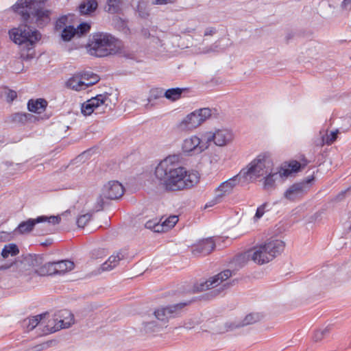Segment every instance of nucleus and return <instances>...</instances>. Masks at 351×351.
Instances as JSON below:
<instances>
[{"label": "nucleus", "mask_w": 351, "mask_h": 351, "mask_svg": "<svg viewBox=\"0 0 351 351\" xmlns=\"http://www.w3.org/2000/svg\"><path fill=\"white\" fill-rule=\"evenodd\" d=\"M176 0H153V5H166L168 3H173Z\"/></svg>", "instance_id": "obj_51"}, {"label": "nucleus", "mask_w": 351, "mask_h": 351, "mask_svg": "<svg viewBox=\"0 0 351 351\" xmlns=\"http://www.w3.org/2000/svg\"><path fill=\"white\" fill-rule=\"evenodd\" d=\"M36 273L41 276L56 275L53 262H48L36 269Z\"/></svg>", "instance_id": "obj_27"}, {"label": "nucleus", "mask_w": 351, "mask_h": 351, "mask_svg": "<svg viewBox=\"0 0 351 351\" xmlns=\"http://www.w3.org/2000/svg\"><path fill=\"white\" fill-rule=\"evenodd\" d=\"M153 326H154V322H148V323L145 324V328L146 329H150L152 328Z\"/></svg>", "instance_id": "obj_57"}, {"label": "nucleus", "mask_w": 351, "mask_h": 351, "mask_svg": "<svg viewBox=\"0 0 351 351\" xmlns=\"http://www.w3.org/2000/svg\"><path fill=\"white\" fill-rule=\"evenodd\" d=\"M60 217L58 216H51L47 217L42 215L36 217V219H28L26 221L21 222L14 232L21 234H24L30 232L37 223H43L44 228H48L51 226L58 224L60 221Z\"/></svg>", "instance_id": "obj_9"}, {"label": "nucleus", "mask_w": 351, "mask_h": 351, "mask_svg": "<svg viewBox=\"0 0 351 351\" xmlns=\"http://www.w3.org/2000/svg\"><path fill=\"white\" fill-rule=\"evenodd\" d=\"M97 6L96 0H86L79 5V11L82 14H89L94 12Z\"/></svg>", "instance_id": "obj_25"}, {"label": "nucleus", "mask_w": 351, "mask_h": 351, "mask_svg": "<svg viewBox=\"0 0 351 351\" xmlns=\"http://www.w3.org/2000/svg\"><path fill=\"white\" fill-rule=\"evenodd\" d=\"M215 247L211 238L202 240L193 247L192 253L195 256H205L209 254Z\"/></svg>", "instance_id": "obj_18"}, {"label": "nucleus", "mask_w": 351, "mask_h": 351, "mask_svg": "<svg viewBox=\"0 0 351 351\" xmlns=\"http://www.w3.org/2000/svg\"><path fill=\"white\" fill-rule=\"evenodd\" d=\"M164 90L162 88H155L151 90V97L154 99H158L164 97Z\"/></svg>", "instance_id": "obj_44"}, {"label": "nucleus", "mask_w": 351, "mask_h": 351, "mask_svg": "<svg viewBox=\"0 0 351 351\" xmlns=\"http://www.w3.org/2000/svg\"><path fill=\"white\" fill-rule=\"evenodd\" d=\"M45 315V314L43 313L29 317L23 321V324L27 326L28 330H32L38 326Z\"/></svg>", "instance_id": "obj_29"}, {"label": "nucleus", "mask_w": 351, "mask_h": 351, "mask_svg": "<svg viewBox=\"0 0 351 351\" xmlns=\"http://www.w3.org/2000/svg\"><path fill=\"white\" fill-rule=\"evenodd\" d=\"M178 221V217L177 215H171L168 218L165 219L162 221L167 231L173 227L177 223Z\"/></svg>", "instance_id": "obj_37"}, {"label": "nucleus", "mask_w": 351, "mask_h": 351, "mask_svg": "<svg viewBox=\"0 0 351 351\" xmlns=\"http://www.w3.org/2000/svg\"><path fill=\"white\" fill-rule=\"evenodd\" d=\"M158 220L157 219H152V220H149L147 221L145 224V227L147 228V229H149L153 231L154 228V226L156 224L157 221Z\"/></svg>", "instance_id": "obj_50"}, {"label": "nucleus", "mask_w": 351, "mask_h": 351, "mask_svg": "<svg viewBox=\"0 0 351 351\" xmlns=\"http://www.w3.org/2000/svg\"><path fill=\"white\" fill-rule=\"evenodd\" d=\"M25 22L34 23L38 27H43L51 21V11L45 7L30 8L16 12Z\"/></svg>", "instance_id": "obj_6"}, {"label": "nucleus", "mask_w": 351, "mask_h": 351, "mask_svg": "<svg viewBox=\"0 0 351 351\" xmlns=\"http://www.w3.org/2000/svg\"><path fill=\"white\" fill-rule=\"evenodd\" d=\"M34 116L27 112H16L11 115V121L16 123L24 124L27 121H32Z\"/></svg>", "instance_id": "obj_28"}, {"label": "nucleus", "mask_w": 351, "mask_h": 351, "mask_svg": "<svg viewBox=\"0 0 351 351\" xmlns=\"http://www.w3.org/2000/svg\"><path fill=\"white\" fill-rule=\"evenodd\" d=\"M104 195L102 194L97 198L96 205L95 207V210L96 211H99L103 209L104 202Z\"/></svg>", "instance_id": "obj_46"}, {"label": "nucleus", "mask_w": 351, "mask_h": 351, "mask_svg": "<svg viewBox=\"0 0 351 351\" xmlns=\"http://www.w3.org/2000/svg\"><path fill=\"white\" fill-rule=\"evenodd\" d=\"M51 240L49 239L47 240L45 242H43L41 243L42 245L47 246L51 244Z\"/></svg>", "instance_id": "obj_59"}, {"label": "nucleus", "mask_w": 351, "mask_h": 351, "mask_svg": "<svg viewBox=\"0 0 351 351\" xmlns=\"http://www.w3.org/2000/svg\"><path fill=\"white\" fill-rule=\"evenodd\" d=\"M241 170L237 175L222 182L217 189V191L222 192L221 194L219 195L218 196L221 197L224 193H229L232 190V189L239 184L241 185L248 184L245 177L243 176V175L241 176Z\"/></svg>", "instance_id": "obj_16"}, {"label": "nucleus", "mask_w": 351, "mask_h": 351, "mask_svg": "<svg viewBox=\"0 0 351 351\" xmlns=\"http://www.w3.org/2000/svg\"><path fill=\"white\" fill-rule=\"evenodd\" d=\"M194 322L192 321L185 322L183 324V327L186 329H191L194 327Z\"/></svg>", "instance_id": "obj_55"}, {"label": "nucleus", "mask_w": 351, "mask_h": 351, "mask_svg": "<svg viewBox=\"0 0 351 351\" xmlns=\"http://www.w3.org/2000/svg\"><path fill=\"white\" fill-rule=\"evenodd\" d=\"M10 38L15 44L24 46L28 52L32 51L36 43L41 38L40 33L30 26L21 25L9 30Z\"/></svg>", "instance_id": "obj_4"}, {"label": "nucleus", "mask_w": 351, "mask_h": 351, "mask_svg": "<svg viewBox=\"0 0 351 351\" xmlns=\"http://www.w3.org/2000/svg\"><path fill=\"white\" fill-rule=\"evenodd\" d=\"M49 233V231L48 230H45V232H43V234H47Z\"/></svg>", "instance_id": "obj_63"}, {"label": "nucleus", "mask_w": 351, "mask_h": 351, "mask_svg": "<svg viewBox=\"0 0 351 351\" xmlns=\"http://www.w3.org/2000/svg\"><path fill=\"white\" fill-rule=\"evenodd\" d=\"M99 78L98 75H97L96 74H93V75L92 76L90 80H89V82H85L86 88L96 84L99 81Z\"/></svg>", "instance_id": "obj_49"}, {"label": "nucleus", "mask_w": 351, "mask_h": 351, "mask_svg": "<svg viewBox=\"0 0 351 351\" xmlns=\"http://www.w3.org/2000/svg\"><path fill=\"white\" fill-rule=\"evenodd\" d=\"M75 186H76V184H72V185L69 186V188H71V189L72 188V189H73V188H75Z\"/></svg>", "instance_id": "obj_62"}, {"label": "nucleus", "mask_w": 351, "mask_h": 351, "mask_svg": "<svg viewBox=\"0 0 351 351\" xmlns=\"http://www.w3.org/2000/svg\"><path fill=\"white\" fill-rule=\"evenodd\" d=\"M217 32V29L215 27H210L205 29V32L204 33V35L205 36H213Z\"/></svg>", "instance_id": "obj_52"}, {"label": "nucleus", "mask_w": 351, "mask_h": 351, "mask_svg": "<svg viewBox=\"0 0 351 351\" xmlns=\"http://www.w3.org/2000/svg\"><path fill=\"white\" fill-rule=\"evenodd\" d=\"M76 34L75 28L69 25V27H66L62 32V38L64 41L70 40Z\"/></svg>", "instance_id": "obj_33"}, {"label": "nucleus", "mask_w": 351, "mask_h": 351, "mask_svg": "<svg viewBox=\"0 0 351 351\" xmlns=\"http://www.w3.org/2000/svg\"><path fill=\"white\" fill-rule=\"evenodd\" d=\"M218 47V45H217V43H215L212 45H210L209 47H207L204 51V53H210V52H214V51H217V49Z\"/></svg>", "instance_id": "obj_53"}, {"label": "nucleus", "mask_w": 351, "mask_h": 351, "mask_svg": "<svg viewBox=\"0 0 351 351\" xmlns=\"http://www.w3.org/2000/svg\"><path fill=\"white\" fill-rule=\"evenodd\" d=\"M123 258L121 253L118 252L116 255L110 256L108 260L101 265L102 271H108L114 269Z\"/></svg>", "instance_id": "obj_23"}, {"label": "nucleus", "mask_w": 351, "mask_h": 351, "mask_svg": "<svg viewBox=\"0 0 351 351\" xmlns=\"http://www.w3.org/2000/svg\"><path fill=\"white\" fill-rule=\"evenodd\" d=\"M268 206H269V204L267 202H265L263 204H261V206H259L256 209L255 215L254 217V220L258 221V219H260L263 216L267 210H269V209L267 208Z\"/></svg>", "instance_id": "obj_35"}, {"label": "nucleus", "mask_w": 351, "mask_h": 351, "mask_svg": "<svg viewBox=\"0 0 351 351\" xmlns=\"http://www.w3.org/2000/svg\"><path fill=\"white\" fill-rule=\"evenodd\" d=\"M338 130L332 131L329 135L325 136L324 135H322L321 138L319 139V142L317 143V145L323 146L324 145H330L332 144L337 137Z\"/></svg>", "instance_id": "obj_31"}, {"label": "nucleus", "mask_w": 351, "mask_h": 351, "mask_svg": "<svg viewBox=\"0 0 351 351\" xmlns=\"http://www.w3.org/2000/svg\"><path fill=\"white\" fill-rule=\"evenodd\" d=\"M351 5V0H343L341 2V8L343 9L347 10L349 6Z\"/></svg>", "instance_id": "obj_54"}, {"label": "nucleus", "mask_w": 351, "mask_h": 351, "mask_svg": "<svg viewBox=\"0 0 351 351\" xmlns=\"http://www.w3.org/2000/svg\"><path fill=\"white\" fill-rule=\"evenodd\" d=\"M17 97V93L13 90L8 89L5 92V98L8 102L13 101Z\"/></svg>", "instance_id": "obj_43"}, {"label": "nucleus", "mask_w": 351, "mask_h": 351, "mask_svg": "<svg viewBox=\"0 0 351 351\" xmlns=\"http://www.w3.org/2000/svg\"><path fill=\"white\" fill-rule=\"evenodd\" d=\"M153 231L154 232H158V233H160V232H166L167 230L163 224V223H160L159 221H157L156 224L154 226V228L153 230Z\"/></svg>", "instance_id": "obj_48"}, {"label": "nucleus", "mask_w": 351, "mask_h": 351, "mask_svg": "<svg viewBox=\"0 0 351 351\" xmlns=\"http://www.w3.org/2000/svg\"><path fill=\"white\" fill-rule=\"evenodd\" d=\"M275 171H276L278 177L280 178H287L292 173L291 171L290 170V168L287 165L280 167V168L275 169Z\"/></svg>", "instance_id": "obj_39"}, {"label": "nucleus", "mask_w": 351, "mask_h": 351, "mask_svg": "<svg viewBox=\"0 0 351 351\" xmlns=\"http://www.w3.org/2000/svg\"><path fill=\"white\" fill-rule=\"evenodd\" d=\"M273 169V162L266 153L261 154L254 158L247 167L241 169V176L245 177L248 183L253 178L263 176Z\"/></svg>", "instance_id": "obj_5"}, {"label": "nucleus", "mask_w": 351, "mask_h": 351, "mask_svg": "<svg viewBox=\"0 0 351 351\" xmlns=\"http://www.w3.org/2000/svg\"><path fill=\"white\" fill-rule=\"evenodd\" d=\"M285 246V242L282 240H268L264 243L254 247L251 251L250 256L254 263L263 265L272 261L282 252Z\"/></svg>", "instance_id": "obj_3"}, {"label": "nucleus", "mask_w": 351, "mask_h": 351, "mask_svg": "<svg viewBox=\"0 0 351 351\" xmlns=\"http://www.w3.org/2000/svg\"><path fill=\"white\" fill-rule=\"evenodd\" d=\"M287 166L290 168L292 173L298 172L300 169V163L296 160L291 162Z\"/></svg>", "instance_id": "obj_45"}, {"label": "nucleus", "mask_w": 351, "mask_h": 351, "mask_svg": "<svg viewBox=\"0 0 351 351\" xmlns=\"http://www.w3.org/2000/svg\"><path fill=\"white\" fill-rule=\"evenodd\" d=\"M104 256H106V250L103 248L94 250L91 252V256L93 258H99Z\"/></svg>", "instance_id": "obj_42"}, {"label": "nucleus", "mask_w": 351, "mask_h": 351, "mask_svg": "<svg viewBox=\"0 0 351 351\" xmlns=\"http://www.w3.org/2000/svg\"><path fill=\"white\" fill-rule=\"evenodd\" d=\"M46 0H18L12 6L14 12L45 6Z\"/></svg>", "instance_id": "obj_19"}, {"label": "nucleus", "mask_w": 351, "mask_h": 351, "mask_svg": "<svg viewBox=\"0 0 351 351\" xmlns=\"http://www.w3.org/2000/svg\"><path fill=\"white\" fill-rule=\"evenodd\" d=\"M234 138L232 130L222 128L216 130L215 132L208 131L204 132V140L206 141L209 147L212 143L219 147L226 146Z\"/></svg>", "instance_id": "obj_11"}, {"label": "nucleus", "mask_w": 351, "mask_h": 351, "mask_svg": "<svg viewBox=\"0 0 351 351\" xmlns=\"http://www.w3.org/2000/svg\"><path fill=\"white\" fill-rule=\"evenodd\" d=\"M53 263L56 275H62L66 272L72 270L74 267L73 262L69 260H62Z\"/></svg>", "instance_id": "obj_21"}, {"label": "nucleus", "mask_w": 351, "mask_h": 351, "mask_svg": "<svg viewBox=\"0 0 351 351\" xmlns=\"http://www.w3.org/2000/svg\"><path fill=\"white\" fill-rule=\"evenodd\" d=\"M230 285V283H229V282L225 283L222 285L221 287L219 288V289H217V291H219L221 289H226V288L229 287Z\"/></svg>", "instance_id": "obj_58"}, {"label": "nucleus", "mask_w": 351, "mask_h": 351, "mask_svg": "<svg viewBox=\"0 0 351 351\" xmlns=\"http://www.w3.org/2000/svg\"><path fill=\"white\" fill-rule=\"evenodd\" d=\"M149 6L144 2L138 3L137 5V12L138 15L143 18L146 19L149 16Z\"/></svg>", "instance_id": "obj_34"}, {"label": "nucleus", "mask_w": 351, "mask_h": 351, "mask_svg": "<svg viewBox=\"0 0 351 351\" xmlns=\"http://www.w3.org/2000/svg\"><path fill=\"white\" fill-rule=\"evenodd\" d=\"M60 313V317H63V319L53 320L56 324L48 330L50 333L55 332L62 328H67L74 323L73 315L69 311L64 310Z\"/></svg>", "instance_id": "obj_17"}, {"label": "nucleus", "mask_w": 351, "mask_h": 351, "mask_svg": "<svg viewBox=\"0 0 351 351\" xmlns=\"http://www.w3.org/2000/svg\"><path fill=\"white\" fill-rule=\"evenodd\" d=\"M107 11L110 13H118L120 10L121 0H106Z\"/></svg>", "instance_id": "obj_32"}, {"label": "nucleus", "mask_w": 351, "mask_h": 351, "mask_svg": "<svg viewBox=\"0 0 351 351\" xmlns=\"http://www.w3.org/2000/svg\"><path fill=\"white\" fill-rule=\"evenodd\" d=\"M211 116V110L204 108L195 110L185 117L178 125L182 131L191 130L197 128Z\"/></svg>", "instance_id": "obj_8"}, {"label": "nucleus", "mask_w": 351, "mask_h": 351, "mask_svg": "<svg viewBox=\"0 0 351 351\" xmlns=\"http://www.w3.org/2000/svg\"><path fill=\"white\" fill-rule=\"evenodd\" d=\"M47 106V102L44 99H30L27 102V109L29 111L35 113L42 112V111L45 110Z\"/></svg>", "instance_id": "obj_24"}, {"label": "nucleus", "mask_w": 351, "mask_h": 351, "mask_svg": "<svg viewBox=\"0 0 351 351\" xmlns=\"http://www.w3.org/2000/svg\"><path fill=\"white\" fill-rule=\"evenodd\" d=\"M87 47L91 56L103 58L120 53L122 44L121 40L109 34L97 32L89 40Z\"/></svg>", "instance_id": "obj_2"}, {"label": "nucleus", "mask_w": 351, "mask_h": 351, "mask_svg": "<svg viewBox=\"0 0 351 351\" xmlns=\"http://www.w3.org/2000/svg\"><path fill=\"white\" fill-rule=\"evenodd\" d=\"M80 77V79H82V81H87L89 82V80L92 77L94 73L88 71H84L78 73Z\"/></svg>", "instance_id": "obj_47"}, {"label": "nucleus", "mask_w": 351, "mask_h": 351, "mask_svg": "<svg viewBox=\"0 0 351 351\" xmlns=\"http://www.w3.org/2000/svg\"><path fill=\"white\" fill-rule=\"evenodd\" d=\"M66 86L76 91L86 89L85 82L80 79L79 73L71 77L66 82Z\"/></svg>", "instance_id": "obj_22"}, {"label": "nucleus", "mask_w": 351, "mask_h": 351, "mask_svg": "<svg viewBox=\"0 0 351 351\" xmlns=\"http://www.w3.org/2000/svg\"><path fill=\"white\" fill-rule=\"evenodd\" d=\"M216 202H217V201H215L214 202H210V203H209V204H206V207L212 206H213V205H214Z\"/></svg>", "instance_id": "obj_60"}, {"label": "nucleus", "mask_w": 351, "mask_h": 351, "mask_svg": "<svg viewBox=\"0 0 351 351\" xmlns=\"http://www.w3.org/2000/svg\"><path fill=\"white\" fill-rule=\"evenodd\" d=\"M278 178V173L273 168L263 178V187L264 190L270 191L276 187V181Z\"/></svg>", "instance_id": "obj_20"}, {"label": "nucleus", "mask_w": 351, "mask_h": 351, "mask_svg": "<svg viewBox=\"0 0 351 351\" xmlns=\"http://www.w3.org/2000/svg\"><path fill=\"white\" fill-rule=\"evenodd\" d=\"M90 29V25L87 23H82L75 28L76 34L81 36L87 33Z\"/></svg>", "instance_id": "obj_41"}, {"label": "nucleus", "mask_w": 351, "mask_h": 351, "mask_svg": "<svg viewBox=\"0 0 351 351\" xmlns=\"http://www.w3.org/2000/svg\"><path fill=\"white\" fill-rule=\"evenodd\" d=\"M258 319V316L256 314L250 313L249 315H247L244 319L243 320L241 324L239 325V326H245L252 324L253 323H255ZM238 327V326H237Z\"/></svg>", "instance_id": "obj_38"}, {"label": "nucleus", "mask_w": 351, "mask_h": 351, "mask_svg": "<svg viewBox=\"0 0 351 351\" xmlns=\"http://www.w3.org/2000/svg\"><path fill=\"white\" fill-rule=\"evenodd\" d=\"M124 193L123 185L118 181H110L104 186L102 195L108 199H116L121 197Z\"/></svg>", "instance_id": "obj_15"}, {"label": "nucleus", "mask_w": 351, "mask_h": 351, "mask_svg": "<svg viewBox=\"0 0 351 351\" xmlns=\"http://www.w3.org/2000/svg\"><path fill=\"white\" fill-rule=\"evenodd\" d=\"M189 303L190 302H180L159 308L154 311V315L158 320L167 322L169 319L178 317L182 309Z\"/></svg>", "instance_id": "obj_13"}, {"label": "nucleus", "mask_w": 351, "mask_h": 351, "mask_svg": "<svg viewBox=\"0 0 351 351\" xmlns=\"http://www.w3.org/2000/svg\"><path fill=\"white\" fill-rule=\"evenodd\" d=\"M185 88H171L166 90L164 93V97L171 101H175L179 99L183 92L185 91Z\"/></svg>", "instance_id": "obj_26"}, {"label": "nucleus", "mask_w": 351, "mask_h": 351, "mask_svg": "<svg viewBox=\"0 0 351 351\" xmlns=\"http://www.w3.org/2000/svg\"><path fill=\"white\" fill-rule=\"evenodd\" d=\"M92 214L86 213L79 216L77 219V225L79 228H84L87 223L90 220Z\"/></svg>", "instance_id": "obj_36"}, {"label": "nucleus", "mask_w": 351, "mask_h": 351, "mask_svg": "<svg viewBox=\"0 0 351 351\" xmlns=\"http://www.w3.org/2000/svg\"><path fill=\"white\" fill-rule=\"evenodd\" d=\"M208 148L207 142L204 140V132L184 138L182 144V152L189 156L199 155Z\"/></svg>", "instance_id": "obj_7"}, {"label": "nucleus", "mask_w": 351, "mask_h": 351, "mask_svg": "<svg viewBox=\"0 0 351 351\" xmlns=\"http://www.w3.org/2000/svg\"><path fill=\"white\" fill-rule=\"evenodd\" d=\"M154 175L159 185L166 191L175 192L191 189L199 181V173L186 170L179 162V156H169L156 166Z\"/></svg>", "instance_id": "obj_1"}, {"label": "nucleus", "mask_w": 351, "mask_h": 351, "mask_svg": "<svg viewBox=\"0 0 351 351\" xmlns=\"http://www.w3.org/2000/svg\"><path fill=\"white\" fill-rule=\"evenodd\" d=\"M232 271L226 269L218 274L210 278L206 281H201L195 284L192 289L193 293L204 291L207 289L215 288L221 285L223 281L228 280L232 276Z\"/></svg>", "instance_id": "obj_12"}, {"label": "nucleus", "mask_w": 351, "mask_h": 351, "mask_svg": "<svg viewBox=\"0 0 351 351\" xmlns=\"http://www.w3.org/2000/svg\"><path fill=\"white\" fill-rule=\"evenodd\" d=\"M46 348V346L45 344L38 345L34 347V351H40L43 349Z\"/></svg>", "instance_id": "obj_56"}, {"label": "nucleus", "mask_w": 351, "mask_h": 351, "mask_svg": "<svg viewBox=\"0 0 351 351\" xmlns=\"http://www.w3.org/2000/svg\"><path fill=\"white\" fill-rule=\"evenodd\" d=\"M108 99V97L106 94L97 95L82 104L81 112L84 116H89L93 112L101 114L105 112V109L108 107V104H106Z\"/></svg>", "instance_id": "obj_10"}, {"label": "nucleus", "mask_w": 351, "mask_h": 351, "mask_svg": "<svg viewBox=\"0 0 351 351\" xmlns=\"http://www.w3.org/2000/svg\"><path fill=\"white\" fill-rule=\"evenodd\" d=\"M350 190H351V188H348V189H347L346 190H345V191H342V192H341V193L344 194V193H347L348 191H350Z\"/></svg>", "instance_id": "obj_61"}, {"label": "nucleus", "mask_w": 351, "mask_h": 351, "mask_svg": "<svg viewBox=\"0 0 351 351\" xmlns=\"http://www.w3.org/2000/svg\"><path fill=\"white\" fill-rule=\"evenodd\" d=\"M19 253L18 246L15 243L5 245L1 251V256L8 258L9 256H16Z\"/></svg>", "instance_id": "obj_30"}, {"label": "nucleus", "mask_w": 351, "mask_h": 351, "mask_svg": "<svg viewBox=\"0 0 351 351\" xmlns=\"http://www.w3.org/2000/svg\"><path fill=\"white\" fill-rule=\"evenodd\" d=\"M313 180L311 176L303 182L293 184L285 191L284 197L291 201L301 198L309 191V184Z\"/></svg>", "instance_id": "obj_14"}, {"label": "nucleus", "mask_w": 351, "mask_h": 351, "mask_svg": "<svg viewBox=\"0 0 351 351\" xmlns=\"http://www.w3.org/2000/svg\"><path fill=\"white\" fill-rule=\"evenodd\" d=\"M330 328L327 326L324 329L318 330L315 332L313 339L315 341H319L322 339V338L329 332Z\"/></svg>", "instance_id": "obj_40"}]
</instances>
